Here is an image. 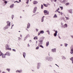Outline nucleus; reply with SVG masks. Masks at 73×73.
<instances>
[{
  "instance_id": "3c124183",
  "label": "nucleus",
  "mask_w": 73,
  "mask_h": 73,
  "mask_svg": "<svg viewBox=\"0 0 73 73\" xmlns=\"http://www.w3.org/2000/svg\"><path fill=\"white\" fill-rule=\"evenodd\" d=\"M36 32H38V30L37 29H36Z\"/></svg>"
},
{
  "instance_id": "6e6552de",
  "label": "nucleus",
  "mask_w": 73,
  "mask_h": 73,
  "mask_svg": "<svg viewBox=\"0 0 73 73\" xmlns=\"http://www.w3.org/2000/svg\"><path fill=\"white\" fill-rule=\"evenodd\" d=\"M51 51L52 52H56V49L55 48H53L52 49H51Z\"/></svg>"
},
{
  "instance_id": "4be33fe9",
  "label": "nucleus",
  "mask_w": 73,
  "mask_h": 73,
  "mask_svg": "<svg viewBox=\"0 0 73 73\" xmlns=\"http://www.w3.org/2000/svg\"><path fill=\"white\" fill-rule=\"evenodd\" d=\"M70 60H72V63L73 64V57L70 58Z\"/></svg>"
},
{
  "instance_id": "b1692460",
  "label": "nucleus",
  "mask_w": 73,
  "mask_h": 73,
  "mask_svg": "<svg viewBox=\"0 0 73 73\" xmlns=\"http://www.w3.org/2000/svg\"><path fill=\"white\" fill-rule=\"evenodd\" d=\"M11 48H9V47L7 50H11Z\"/></svg>"
},
{
  "instance_id": "2eb2a0df",
  "label": "nucleus",
  "mask_w": 73,
  "mask_h": 73,
  "mask_svg": "<svg viewBox=\"0 0 73 73\" xmlns=\"http://www.w3.org/2000/svg\"><path fill=\"white\" fill-rule=\"evenodd\" d=\"M14 7V4H12L10 7V8H13Z\"/></svg>"
},
{
  "instance_id": "aec40b11",
  "label": "nucleus",
  "mask_w": 73,
  "mask_h": 73,
  "mask_svg": "<svg viewBox=\"0 0 73 73\" xmlns=\"http://www.w3.org/2000/svg\"><path fill=\"white\" fill-rule=\"evenodd\" d=\"M62 58L63 59V60H65L66 59V58L65 57L63 56H62Z\"/></svg>"
},
{
  "instance_id": "bb28decb",
  "label": "nucleus",
  "mask_w": 73,
  "mask_h": 73,
  "mask_svg": "<svg viewBox=\"0 0 73 73\" xmlns=\"http://www.w3.org/2000/svg\"><path fill=\"white\" fill-rule=\"evenodd\" d=\"M6 70H7V71H8V72H9L10 70H11L10 68H7L6 69Z\"/></svg>"
},
{
  "instance_id": "bf43d9fd",
  "label": "nucleus",
  "mask_w": 73,
  "mask_h": 73,
  "mask_svg": "<svg viewBox=\"0 0 73 73\" xmlns=\"http://www.w3.org/2000/svg\"><path fill=\"white\" fill-rule=\"evenodd\" d=\"M20 37H22V35L20 34Z\"/></svg>"
},
{
  "instance_id": "473e14b6",
  "label": "nucleus",
  "mask_w": 73,
  "mask_h": 73,
  "mask_svg": "<svg viewBox=\"0 0 73 73\" xmlns=\"http://www.w3.org/2000/svg\"><path fill=\"white\" fill-rule=\"evenodd\" d=\"M68 44H66V43L64 44V45L65 46H66H66H68Z\"/></svg>"
},
{
  "instance_id": "7c9ffc66",
  "label": "nucleus",
  "mask_w": 73,
  "mask_h": 73,
  "mask_svg": "<svg viewBox=\"0 0 73 73\" xmlns=\"http://www.w3.org/2000/svg\"><path fill=\"white\" fill-rule=\"evenodd\" d=\"M27 38H28V37H27V36L25 37L24 38V41H25V40H26V39H27Z\"/></svg>"
},
{
  "instance_id": "5701e85b",
  "label": "nucleus",
  "mask_w": 73,
  "mask_h": 73,
  "mask_svg": "<svg viewBox=\"0 0 73 73\" xmlns=\"http://www.w3.org/2000/svg\"><path fill=\"white\" fill-rule=\"evenodd\" d=\"M43 5L44 7H48V5L46 4H43Z\"/></svg>"
},
{
  "instance_id": "f8f14e48",
  "label": "nucleus",
  "mask_w": 73,
  "mask_h": 73,
  "mask_svg": "<svg viewBox=\"0 0 73 73\" xmlns=\"http://www.w3.org/2000/svg\"><path fill=\"white\" fill-rule=\"evenodd\" d=\"M9 45L8 44H6L5 46V48L6 49V50H7L9 47Z\"/></svg>"
},
{
  "instance_id": "49530a36",
  "label": "nucleus",
  "mask_w": 73,
  "mask_h": 73,
  "mask_svg": "<svg viewBox=\"0 0 73 73\" xmlns=\"http://www.w3.org/2000/svg\"><path fill=\"white\" fill-rule=\"evenodd\" d=\"M40 47H41V48H44V47L43 46H42V45H40Z\"/></svg>"
},
{
  "instance_id": "603ef678",
  "label": "nucleus",
  "mask_w": 73,
  "mask_h": 73,
  "mask_svg": "<svg viewBox=\"0 0 73 73\" xmlns=\"http://www.w3.org/2000/svg\"><path fill=\"white\" fill-rule=\"evenodd\" d=\"M63 24H63V23H62V22H61V25H63Z\"/></svg>"
},
{
  "instance_id": "7ed1b4c3",
  "label": "nucleus",
  "mask_w": 73,
  "mask_h": 73,
  "mask_svg": "<svg viewBox=\"0 0 73 73\" xmlns=\"http://www.w3.org/2000/svg\"><path fill=\"white\" fill-rule=\"evenodd\" d=\"M68 12L69 13H71V14H72V13H73V9H70L69 10H68Z\"/></svg>"
},
{
  "instance_id": "4c0bfd02",
  "label": "nucleus",
  "mask_w": 73,
  "mask_h": 73,
  "mask_svg": "<svg viewBox=\"0 0 73 73\" xmlns=\"http://www.w3.org/2000/svg\"><path fill=\"white\" fill-rule=\"evenodd\" d=\"M29 0H27L26 3L27 4H28V3H29Z\"/></svg>"
},
{
  "instance_id": "13d9d810",
  "label": "nucleus",
  "mask_w": 73,
  "mask_h": 73,
  "mask_svg": "<svg viewBox=\"0 0 73 73\" xmlns=\"http://www.w3.org/2000/svg\"><path fill=\"white\" fill-rule=\"evenodd\" d=\"M71 37L72 38H73V35H71Z\"/></svg>"
},
{
  "instance_id": "9d476101",
  "label": "nucleus",
  "mask_w": 73,
  "mask_h": 73,
  "mask_svg": "<svg viewBox=\"0 0 73 73\" xmlns=\"http://www.w3.org/2000/svg\"><path fill=\"white\" fill-rule=\"evenodd\" d=\"M5 54L6 55H7L8 56H9L11 55V54L9 53V52H7Z\"/></svg>"
},
{
  "instance_id": "0eeeda50",
  "label": "nucleus",
  "mask_w": 73,
  "mask_h": 73,
  "mask_svg": "<svg viewBox=\"0 0 73 73\" xmlns=\"http://www.w3.org/2000/svg\"><path fill=\"white\" fill-rule=\"evenodd\" d=\"M40 65H41V63H38L37 66V68L38 69H40Z\"/></svg>"
},
{
  "instance_id": "0e129e2a",
  "label": "nucleus",
  "mask_w": 73,
  "mask_h": 73,
  "mask_svg": "<svg viewBox=\"0 0 73 73\" xmlns=\"http://www.w3.org/2000/svg\"><path fill=\"white\" fill-rule=\"evenodd\" d=\"M55 65H56V66H57L58 67H59L58 66V65H57L56 64H55Z\"/></svg>"
},
{
  "instance_id": "5fc2aeb1",
  "label": "nucleus",
  "mask_w": 73,
  "mask_h": 73,
  "mask_svg": "<svg viewBox=\"0 0 73 73\" xmlns=\"http://www.w3.org/2000/svg\"><path fill=\"white\" fill-rule=\"evenodd\" d=\"M30 46L29 45V44H28L27 46H28V47H29Z\"/></svg>"
},
{
  "instance_id": "9b49d317",
  "label": "nucleus",
  "mask_w": 73,
  "mask_h": 73,
  "mask_svg": "<svg viewBox=\"0 0 73 73\" xmlns=\"http://www.w3.org/2000/svg\"><path fill=\"white\" fill-rule=\"evenodd\" d=\"M73 48H72V47H71V51L70 52V53L71 54H73Z\"/></svg>"
},
{
  "instance_id": "a19ab883",
  "label": "nucleus",
  "mask_w": 73,
  "mask_h": 73,
  "mask_svg": "<svg viewBox=\"0 0 73 73\" xmlns=\"http://www.w3.org/2000/svg\"><path fill=\"white\" fill-rule=\"evenodd\" d=\"M40 34H41V32H39L38 33V35L39 36V35H40Z\"/></svg>"
},
{
  "instance_id": "4d7b16f0",
  "label": "nucleus",
  "mask_w": 73,
  "mask_h": 73,
  "mask_svg": "<svg viewBox=\"0 0 73 73\" xmlns=\"http://www.w3.org/2000/svg\"><path fill=\"white\" fill-rule=\"evenodd\" d=\"M29 42H32V40H30L29 41Z\"/></svg>"
},
{
  "instance_id": "774afa93",
  "label": "nucleus",
  "mask_w": 73,
  "mask_h": 73,
  "mask_svg": "<svg viewBox=\"0 0 73 73\" xmlns=\"http://www.w3.org/2000/svg\"><path fill=\"white\" fill-rule=\"evenodd\" d=\"M40 43H39L38 46H40Z\"/></svg>"
},
{
  "instance_id": "f704fd0d",
  "label": "nucleus",
  "mask_w": 73,
  "mask_h": 73,
  "mask_svg": "<svg viewBox=\"0 0 73 73\" xmlns=\"http://www.w3.org/2000/svg\"><path fill=\"white\" fill-rule=\"evenodd\" d=\"M66 1V0H64L62 1V3H65V2Z\"/></svg>"
},
{
  "instance_id": "6e6d98bb",
  "label": "nucleus",
  "mask_w": 73,
  "mask_h": 73,
  "mask_svg": "<svg viewBox=\"0 0 73 73\" xmlns=\"http://www.w3.org/2000/svg\"><path fill=\"white\" fill-rule=\"evenodd\" d=\"M53 0L54 2H56V1H57V0Z\"/></svg>"
},
{
  "instance_id": "20e7f679",
  "label": "nucleus",
  "mask_w": 73,
  "mask_h": 73,
  "mask_svg": "<svg viewBox=\"0 0 73 73\" xmlns=\"http://www.w3.org/2000/svg\"><path fill=\"white\" fill-rule=\"evenodd\" d=\"M36 11H37V7H35L34 8L33 13H36Z\"/></svg>"
},
{
  "instance_id": "8fccbe9b",
  "label": "nucleus",
  "mask_w": 73,
  "mask_h": 73,
  "mask_svg": "<svg viewBox=\"0 0 73 73\" xmlns=\"http://www.w3.org/2000/svg\"><path fill=\"white\" fill-rule=\"evenodd\" d=\"M4 3L5 4H7V1H5Z\"/></svg>"
},
{
  "instance_id": "39448f33",
  "label": "nucleus",
  "mask_w": 73,
  "mask_h": 73,
  "mask_svg": "<svg viewBox=\"0 0 73 73\" xmlns=\"http://www.w3.org/2000/svg\"><path fill=\"white\" fill-rule=\"evenodd\" d=\"M54 31L55 32V33L54 34V35L55 37H56V36H57V35L58 32L57 31Z\"/></svg>"
},
{
  "instance_id": "cd10ccee",
  "label": "nucleus",
  "mask_w": 73,
  "mask_h": 73,
  "mask_svg": "<svg viewBox=\"0 0 73 73\" xmlns=\"http://www.w3.org/2000/svg\"><path fill=\"white\" fill-rule=\"evenodd\" d=\"M40 32V33H41L42 34H43V33H44V32L43 31H41Z\"/></svg>"
},
{
  "instance_id": "ea45409f",
  "label": "nucleus",
  "mask_w": 73,
  "mask_h": 73,
  "mask_svg": "<svg viewBox=\"0 0 73 73\" xmlns=\"http://www.w3.org/2000/svg\"><path fill=\"white\" fill-rule=\"evenodd\" d=\"M11 17L12 18V20H13V17H14V15H12Z\"/></svg>"
},
{
  "instance_id": "680f3d73",
  "label": "nucleus",
  "mask_w": 73,
  "mask_h": 73,
  "mask_svg": "<svg viewBox=\"0 0 73 73\" xmlns=\"http://www.w3.org/2000/svg\"><path fill=\"white\" fill-rule=\"evenodd\" d=\"M2 73H7L4 72H3Z\"/></svg>"
},
{
  "instance_id": "72a5a7b5",
  "label": "nucleus",
  "mask_w": 73,
  "mask_h": 73,
  "mask_svg": "<svg viewBox=\"0 0 73 73\" xmlns=\"http://www.w3.org/2000/svg\"><path fill=\"white\" fill-rule=\"evenodd\" d=\"M65 18H66V20H69V18L68 17H65Z\"/></svg>"
},
{
  "instance_id": "dca6fc26",
  "label": "nucleus",
  "mask_w": 73,
  "mask_h": 73,
  "mask_svg": "<svg viewBox=\"0 0 73 73\" xmlns=\"http://www.w3.org/2000/svg\"><path fill=\"white\" fill-rule=\"evenodd\" d=\"M49 41H47L46 44V46H48V45H49Z\"/></svg>"
},
{
  "instance_id": "e2e57ef3",
  "label": "nucleus",
  "mask_w": 73,
  "mask_h": 73,
  "mask_svg": "<svg viewBox=\"0 0 73 73\" xmlns=\"http://www.w3.org/2000/svg\"><path fill=\"white\" fill-rule=\"evenodd\" d=\"M13 25H12V28H11V29H12V27H13Z\"/></svg>"
},
{
  "instance_id": "1a4fd4ad",
  "label": "nucleus",
  "mask_w": 73,
  "mask_h": 73,
  "mask_svg": "<svg viewBox=\"0 0 73 73\" xmlns=\"http://www.w3.org/2000/svg\"><path fill=\"white\" fill-rule=\"evenodd\" d=\"M7 26L9 27H10L11 25V22L9 21H8L7 22Z\"/></svg>"
},
{
  "instance_id": "ddd939ff",
  "label": "nucleus",
  "mask_w": 73,
  "mask_h": 73,
  "mask_svg": "<svg viewBox=\"0 0 73 73\" xmlns=\"http://www.w3.org/2000/svg\"><path fill=\"white\" fill-rule=\"evenodd\" d=\"M33 4H37L38 3V2L36 1H34L33 2Z\"/></svg>"
},
{
  "instance_id": "393cba45",
  "label": "nucleus",
  "mask_w": 73,
  "mask_h": 73,
  "mask_svg": "<svg viewBox=\"0 0 73 73\" xmlns=\"http://www.w3.org/2000/svg\"><path fill=\"white\" fill-rule=\"evenodd\" d=\"M53 17L54 18H57V15H56V14H55Z\"/></svg>"
},
{
  "instance_id": "412c9836",
  "label": "nucleus",
  "mask_w": 73,
  "mask_h": 73,
  "mask_svg": "<svg viewBox=\"0 0 73 73\" xmlns=\"http://www.w3.org/2000/svg\"><path fill=\"white\" fill-rule=\"evenodd\" d=\"M68 27V25L67 24H65L64 25V28H67Z\"/></svg>"
},
{
  "instance_id": "c03bdc74",
  "label": "nucleus",
  "mask_w": 73,
  "mask_h": 73,
  "mask_svg": "<svg viewBox=\"0 0 73 73\" xmlns=\"http://www.w3.org/2000/svg\"><path fill=\"white\" fill-rule=\"evenodd\" d=\"M69 5V3H67L66 4V5Z\"/></svg>"
},
{
  "instance_id": "a211bd4d",
  "label": "nucleus",
  "mask_w": 73,
  "mask_h": 73,
  "mask_svg": "<svg viewBox=\"0 0 73 73\" xmlns=\"http://www.w3.org/2000/svg\"><path fill=\"white\" fill-rule=\"evenodd\" d=\"M8 26H6L5 27H4L3 29L4 30H5V29H8Z\"/></svg>"
},
{
  "instance_id": "f03ea898",
  "label": "nucleus",
  "mask_w": 73,
  "mask_h": 73,
  "mask_svg": "<svg viewBox=\"0 0 73 73\" xmlns=\"http://www.w3.org/2000/svg\"><path fill=\"white\" fill-rule=\"evenodd\" d=\"M38 41L40 43V44L42 45V42H43V40L41 38H40L38 40Z\"/></svg>"
},
{
  "instance_id": "de8ad7c7",
  "label": "nucleus",
  "mask_w": 73,
  "mask_h": 73,
  "mask_svg": "<svg viewBox=\"0 0 73 73\" xmlns=\"http://www.w3.org/2000/svg\"><path fill=\"white\" fill-rule=\"evenodd\" d=\"M16 73H19V70H17L16 71Z\"/></svg>"
},
{
  "instance_id": "c85d7f7f",
  "label": "nucleus",
  "mask_w": 73,
  "mask_h": 73,
  "mask_svg": "<svg viewBox=\"0 0 73 73\" xmlns=\"http://www.w3.org/2000/svg\"><path fill=\"white\" fill-rule=\"evenodd\" d=\"M34 40H36H36H37V36H35L34 38Z\"/></svg>"
},
{
  "instance_id": "79ce46f5",
  "label": "nucleus",
  "mask_w": 73,
  "mask_h": 73,
  "mask_svg": "<svg viewBox=\"0 0 73 73\" xmlns=\"http://www.w3.org/2000/svg\"><path fill=\"white\" fill-rule=\"evenodd\" d=\"M39 49V47H38V46H37L36 48V49Z\"/></svg>"
},
{
  "instance_id": "e433bc0d",
  "label": "nucleus",
  "mask_w": 73,
  "mask_h": 73,
  "mask_svg": "<svg viewBox=\"0 0 73 73\" xmlns=\"http://www.w3.org/2000/svg\"><path fill=\"white\" fill-rule=\"evenodd\" d=\"M21 38L20 37H18V40L19 41H20V40H21Z\"/></svg>"
},
{
  "instance_id": "a18cd8bd",
  "label": "nucleus",
  "mask_w": 73,
  "mask_h": 73,
  "mask_svg": "<svg viewBox=\"0 0 73 73\" xmlns=\"http://www.w3.org/2000/svg\"><path fill=\"white\" fill-rule=\"evenodd\" d=\"M13 51L16 52V50L14 49H13Z\"/></svg>"
},
{
  "instance_id": "09e8293b",
  "label": "nucleus",
  "mask_w": 73,
  "mask_h": 73,
  "mask_svg": "<svg viewBox=\"0 0 73 73\" xmlns=\"http://www.w3.org/2000/svg\"><path fill=\"white\" fill-rule=\"evenodd\" d=\"M60 10V8H58V9H57L56 10V11H59Z\"/></svg>"
},
{
  "instance_id": "4468645a",
  "label": "nucleus",
  "mask_w": 73,
  "mask_h": 73,
  "mask_svg": "<svg viewBox=\"0 0 73 73\" xmlns=\"http://www.w3.org/2000/svg\"><path fill=\"white\" fill-rule=\"evenodd\" d=\"M44 17H45V16H43L41 18V22H43L44 21Z\"/></svg>"
},
{
  "instance_id": "338daca9",
  "label": "nucleus",
  "mask_w": 73,
  "mask_h": 73,
  "mask_svg": "<svg viewBox=\"0 0 73 73\" xmlns=\"http://www.w3.org/2000/svg\"><path fill=\"white\" fill-rule=\"evenodd\" d=\"M58 12L59 13H60V12L58 11Z\"/></svg>"
},
{
  "instance_id": "c9c22d12",
  "label": "nucleus",
  "mask_w": 73,
  "mask_h": 73,
  "mask_svg": "<svg viewBox=\"0 0 73 73\" xmlns=\"http://www.w3.org/2000/svg\"><path fill=\"white\" fill-rule=\"evenodd\" d=\"M43 8H44V6H43V5H41V9H43Z\"/></svg>"
},
{
  "instance_id": "58836bf2",
  "label": "nucleus",
  "mask_w": 73,
  "mask_h": 73,
  "mask_svg": "<svg viewBox=\"0 0 73 73\" xmlns=\"http://www.w3.org/2000/svg\"><path fill=\"white\" fill-rule=\"evenodd\" d=\"M60 8L61 9V10H62V9H63V7H60Z\"/></svg>"
},
{
  "instance_id": "6ab92c4d",
  "label": "nucleus",
  "mask_w": 73,
  "mask_h": 73,
  "mask_svg": "<svg viewBox=\"0 0 73 73\" xmlns=\"http://www.w3.org/2000/svg\"><path fill=\"white\" fill-rule=\"evenodd\" d=\"M23 56L25 58V56H26V54L25 53V52H23Z\"/></svg>"
},
{
  "instance_id": "69168bd1",
  "label": "nucleus",
  "mask_w": 73,
  "mask_h": 73,
  "mask_svg": "<svg viewBox=\"0 0 73 73\" xmlns=\"http://www.w3.org/2000/svg\"><path fill=\"white\" fill-rule=\"evenodd\" d=\"M36 44H37V41H36Z\"/></svg>"
},
{
  "instance_id": "f257e3e1",
  "label": "nucleus",
  "mask_w": 73,
  "mask_h": 73,
  "mask_svg": "<svg viewBox=\"0 0 73 73\" xmlns=\"http://www.w3.org/2000/svg\"><path fill=\"white\" fill-rule=\"evenodd\" d=\"M45 59L48 61H52V60H53V58L52 57H46L45 58Z\"/></svg>"
},
{
  "instance_id": "37998d69",
  "label": "nucleus",
  "mask_w": 73,
  "mask_h": 73,
  "mask_svg": "<svg viewBox=\"0 0 73 73\" xmlns=\"http://www.w3.org/2000/svg\"><path fill=\"white\" fill-rule=\"evenodd\" d=\"M22 72V70H21L20 71H19V73H21Z\"/></svg>"
},
{
  "instance_id": "2f4dec72",
  "label": "nucleus",
  "mask_w": 73,
  "mask_h": 73,
  "mask_svg": "<svg viewBox=\"0 0 73 73\" xmlns=\"http://www.w3.org/2000/svg\"><path fill=\"white\" fill-rule=\"evenodd\" d=\"M46 32L48 33V35H50V32L49 30H47L46 31Z\"/></svg>"
},
{
  "instance_id": "a878e982",
  "label": "nucleus",
  "mask_w": 73,
  "mask_h": 73,
  "mask_svg": "<svg viewBox=\"0 0 73 73\" xmlns=\"http://www.w3.org/2000/svg\"><path fill=\"white\" fill-rule=\"evenodd\" d=\"M44 13H48V11L46 10H44Z\"/></svg>"
},
{
  "instance_id": "f3484780",
  "label": "nucleus",
  "mask_w": 73,
  "mask_h": 73,
  "mask_svg": "<svg viewBox=\"0 0 73 73\" xmlns=\"http://www.w3.org/2000/svg\"><path fill=\"white\" fill-rule=\"evenodd\" d=\"M29 27H30V24L28 23L27 24V28L29 29Z\"/></svg>"
},
{
  "instance_id": "423d86ee",
  "label": "nucleus",
  "mask_w": 73,
  "mask_h": 73,
  "mask_svg": "<svg viewBox=\"0 0 73 73\" xmlns=\"http://www.w3.org/2000/svg\"><path fill=\"white\" fill-rule=\"evenodd\" d=\"M2 58H5L6 57V56H6V55L5 54H2Z\"/></svg>"
},
{
  "instance_id": "c756f323",
  "label": "nucleus",
  "mask_w": 73,
  "mask_h": 73,
  "mask_svg": "<svg viewBox=\"0 0 73 73\" xmlns=\"http://www.w3.org/2000/svg\"><path fill=\"white\" fill-rule=\"evenodd\" d=\"M2 54H3L2 53V52H1V51H0V56H1Z\"/></svg>"
},
{
  "instance_id": "864d4df0",
  "label": "nucleus",
  "mask_w": 73,
  "mask_h": 73,
  "mask_svg": "<svg viewBox=\"0 0 73 73\" xmlns=\"http://www.w3.org/2000/svg\"><path fill=\"white\" fill-rule=\"evenodd\" d=\"M60 14H61V15H63V13L62 12H61L60 13Z\"/></svg>"
},
{
  "instance_id": "052dcab7",
  "label": "nucleus",
  "mask_w": 73,
  "mask_h": 73,
  "mask_svg": "<svg viewBox=\"0 0 73 73\" xmlns=\"http://www.w3.org/2000/svg\"><path fill=\"white\" fill-rule=\"evenodd\" d=\"M16 2H17L18 3H20V2H18L17 1H16L14 3H16Z\"/></svg>"
}]
</instances>
